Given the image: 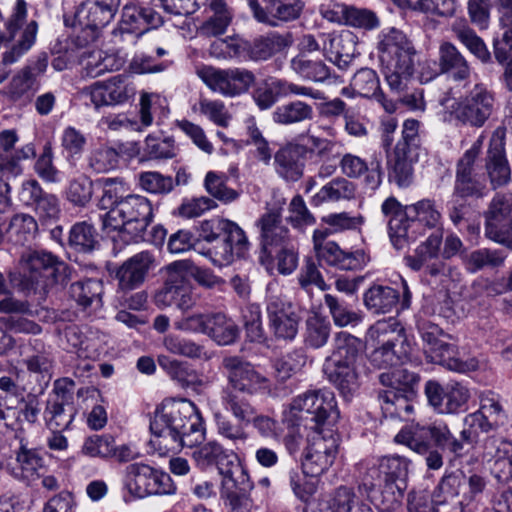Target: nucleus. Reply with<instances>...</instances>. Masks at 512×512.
<instances>
[{"instance_id": "58836bf2", "label": "nucleus", "mask_w": 512, "mask_h": 512, "mask_svg": "<svg viewBox=\"0 0 512 512\" xmlns=\"http://www.w3.org/2000/svg\"><path fill=\"white\" fill-rule=\"evenodd\" d=\"M202 4L207 6L213 12V15L199 27V34L205 37H216L224 34L232 20V14L225 1L203 0Z\"/></svg>"}, {"instance_id": "c85d7f7f", "label": "nucleus", "mask_w": 512, "mask_h": 512, "mask_svg": "<svg viewBox=\"0 0 512 512\" xmlns=\"http://www.w3.org/2000/svg\"><path fill=\"white\" fill-rule=\"evenodd\" d=\"M438 67L442 74H446L456 82L468 80L472 73L470 64L465 56L453 43L448 41H444L439 45Z\"/></svg>"}, {"instance_id": "49530a36", "label": "nucleus", "mask_w": 512, "mask_h": 512, "mask_svg": "<svg viewBox=\"0 0 512 512\" xmlns=\"http://www.w3.org/2000/svg\"><path fill=\"white\" fill-rule=\"evenodd\" d=\"M83 61L86 75L92 78L101 76L106 72L117 71L124 64L121 57L101 50L87 53Z\"/></svg>"}, {"instance_id": "13d9d810", "label": "nucleus", "mask_w": 512, "mask_h": 512, "mask_svg": "<svg viewBox=\"0 0 512 512\" xmlns=\"http://www.w3.org/2000/svg\"><path fill=\"white\" fill-rule=\"evenodd\" d=\"M36 231L37 223L32 216L17 214L11 218L5 233L8 241L15 245H24Z\"/></svg>"}, {"instance_id": "c03bdc74", "label": "nucleus", "mask_w": 512, "mask_h": 512, "mask_svg": "<svg viewBox=\"0 0 512 512\" xmlns=\"http://www.w3.org/2000/svg\"><path fill=\"white\" fill-rule=\"evenodd\" d=\"M291 70L300 78L323 83L331 77L329 67L321 60H312L300 53L290 61Z\"/></svg>"}, {"instance_id": "8fccbe9b", "label": "nucleus", "mask_w": 512, "mask_h": 512, "mask_svg": "<svg viewBox=\"0 0 512 512\" xmlns=\"http://www.w3.org/2000/svg\"><path fill=\"white\" fill-rule=\"evenodd\" d=\"M97 236V231L91 223L80 221L71 227L68 245L77 252L89 253L98 245Z\"/></svg>"}, {"instance_id": "20e7f679", "label": "nucleus", "mask_w": 512, "mask_h": 512, "mask_svg": "<svg viewBox=\"0 0 512 512\" xmlns=\"http://www.w3.org/2000/svg\"><path fill=\"white\" fill-rule=\"evenodd\" d=\"M395 441L405 444L420 455H426V465L432 470H438L443 466V456L438 450L432 449L431 441L441 450H448L457 457L463 455L462 442L452 434L444 422L435 421L428 425L417 423L410 429L401 430L395 436Z\"/></svg>"}, {"instance_id": "393cba45", "label": "nucleus", "mask_w": 512, "mask_h": 512, "mask_svg": "<svg viewBox=\"0 0 512 512\" xmlns=\"http://www.w3.org/2000/svg\"><path fill=\"white\" fill-rule=\"evenodd\" d=\"M442 490L449 495L457 494L467 504L482 494L487 486L486 479L477 473L466 474L457 470L442 477Z\"/></svg>"}, {"instance_id": "6ab92c4d", "label": "nucleus", "mask_w": 512, "mask_h": 512, "mask_svg": "<svg viewBox=\"0 0 512 512\" xmlns=\"http://www.w3.org/2000/svg\"><path fill=\"white\" fill-rule=\"evenodd\" d=\"M339 167L342 174L348 180L365 176V184L372 190L377 189L382 183L383 167L381 152H374L369 162L358 155L345 153L339 161Z\"/></svg>"}, {"instance_id": "6e6552de", "label": "nucleus", "mask_w": 512, "mask_h": 512, "mask_svg": "<svg viewBox=\"0 0 512 512\" xmlns=\"http://www.w3.org/2000/svg\"><path fill=\"white\" fill-rule=\"evenodd\" d=\"M291 411L301 420L310 421L313 431L333 427L339 419V411L331 392L310 391L293 399Z\"/></svg>"}, {"instance_id": "1a4fd4ad", "label": "nucleus", "mask_w": 512, "mask_h": 512, "mask_svg": "<svg viewBox=\"0 0 512 512\" xmlns=\"http://www.w3.org/2000/svg\"><path fill=\"white\" fill-rule=\"evenodd\" d=\"M339 442L340 436L333 427L315 430L305 450L302 461L303 473L317 477L326 472L337 457Z\"/></svg>"}, {"instance_id": "c9c22d12", "label": "nucleus", "mask_w": 512, "mask_h": 512, "mask_svg": "<svg viewBox=\"0 0 512 512\" xmlns=\"http://www.w3.org/2000/svg\"><path fill=\"white\" fill-rule=\"evenodd\" d=\"M38 88L34 69L26 66L13 76L6 88V94L12 102L25 105L32 100Z\"/></svg>"}, {"instance_id": "774afa93", "label": "nucleus", "mask_w": 512, "mask_h": 512, "mask_svg": "<svg viewBox=\"0 0 512 512\" xmlns=\"http://www.w3.org/2000/svg\"><path fill=\"white\" fill-rule=\"evenodd\" d=\"M139 186L146 192L156 195H165L174 188L171 176H165L157 171H146L138 175Z\"/></svg>"}, {"instance_id": "864d4df0", "label": "nucleus", "mask_w": 512, "mask_h": 512, "mask_svg": "<svg viewBox=\"0 0 512 512\" xmlns=\"http://www.w3.org/2000/svg\"><path fill=\"white\" fill-rule=\"evenodd\" d=\"M305 326L306 345L319 349L327 344L332 326L326 317L314 314L306 319Z\"/></svg>"}, {"instance_id": "f03ea898", "label": "nucleus", "mask_w": 512, "mask_h": 512, "mask_svg": "<svg viewBox=\"0 0 512 512\" xmlns=\"http://www.w3.org/2000/svg\"><path fill=\"white\" fill-rule=\"evenodd\" d=\"M381 212L387 219L390 241L397 250L416 240L415 226L421 224L433 229L440 224L442 218L435 202L430 199L404 206L395 197H389L382 203Z\"/></svg>"}, {"instance_id": "7ed1b4c3", "label": "nucleus", "mask_w": 512, "mask_h": 512, "mask_svg": "<svg viewBox=\"0 0 512 512\" xmlns=\"http://www.w3.org/2000/svg\"><path fill=\"white\" fill-rule=\"evenodd\" d=\"M378 53L389 88L396 93L404 91L415 70L416 51L412 42L402 31L389 28L379 35Z\"/></svg>"}, {"instance_id": "69168bd1", "label": "nucleus", "mask_w": 512, "mask_h": 512, "mask_svg": "<svg viewBox=\"0 0 512 512\" xmlns=\"http://www.w3.org/2000/svg\"><path fill=\"white\" fill-rule=\"evenodd\" d=\"M356 503V495L352 488L341 486L336 489L333 497L322 500L316 512H351Z\"/></svg>"}, {"instance_id": "a19ab883", "label": "nucleus", "mask_w": 512, "mask_h": 512, "mask_svg": "<svg viewBox=\"0 0 512 512\" xmlns=\"http://www.w3.org/2000/svg\"><path fill=\"white\" fill-rule=\"evenodd\" d=\"M236 456L234 452H228L216 441L207 442L194 452V458L200 467L216 466L220 474L225 471L230 462L234 461Z\"/></svg>"}, {"instance_id": "2f4dec72", "label": "nucleus", "mask_w": 512, "mask_h": 512, "mask_svg": "<svg viewBox=\"0 0 512 512\" xmlns=\"http://www.w3.org/2000/svg\"><path fill=\"white\" fill-rule=\"evenodd\" d=\"M323 372L344 397L352 396L359 388V373L357 365L326 360Z\"/></svg>"}, {"instance_id": "2eb2a0df", "label": "nucleus", "mask_w": 512, "mask_h": 512, "mask_svg": "<svg viewBox=\"0 0 512 512\" xmlns=\"http://www.w3.org/2000/svg\"><path fill=\"white\" fill-rule=\"evenodd\" d=\"M409 462L399 455L384 456L377 463L367 465L358 485L359 492L370 494L381 487V482L398 485L404 482L408 474Z\"/></svg>"}, {"instance_id": "338daca9", "label": "nucleus", "mask_w": 512, "mask_h": 512, "mask_svg": "<svg viewBox=\"0 0 512 512\" xmlns=\"http://www.w3.org/2000/svg\"><path fill=\"white\" fill-rule=\"evenodd\" d=\"M209 53L216 58L249 59V42L237 38L216 40L211 44Z\"/></svg>"}, {"instance_id": "423d86ee", "label": "nucleus", "mask_w": 512, "mask_h": 512, "mask_svg": "<svg viewBox=\"0 0 512 512\" xmlns=\"http://www.w3.org/2000/svg\"><path fill=\"white\" fill-rule=\"evenodd\" d=\"M153 218L151 201L145 196L130 194L102 216V228L117 230L127 242H138L144 239V234Z\"/></svg>"}, {"instance_id": "4d7b16f0", "label": "nucleus", "mask_w": 512, "mask_h": 512, "mask_svg": "<svg viewBox=\"0 0 512 512\" xmlns=\"http://www.w3.org/2000/svg\"><path fill=\"white\" fill-rule=\"evenodd\" d=\"M102 293V282L96 279L78 281L70 286L71 297L84 308L91 306L93 303L100 305Z\"/></svg>"}, {"instance_id": "052dcab7", "label": "nucleus", "mask_w": 512, "mask_h": 512, "mask_svg": "<svg viewBox=\"0 0 512 512\" xmlns=\"http://www.w3.org/2000/svg\"><path fill=\"white\" fill-rule=\"evenodd\" d=\"M324 303L329 309L334 324L337 327H347L349 325H357L362 321L359 312L354 311L332 294L324 295Z\"/></svg>"}, {"instance_id": "bf43d9fd", "label": "nucleus", "mask_w": 512, "mask_h": 512, "mask_svg": "<svg viewBox=\"0 0 512 512\" xmlns=\"http://www.w3.org/2000/svg\"><path fill=\"white\" fill-rule=\"evenodd\" d=\"M352 90L362 97L383 98L380 89L379 77L373 69L362 68L358 70L351 80Z\"/></svg>"}, {"instance_id": "5701e85b", "label": "nucleus", "mask_w": 512, "mask_h": 512, "mask_svg": "<svg viewBox=\"0 0 512 512\" xmlns=\"http://www.w3.org/2000/svg\"><path fill=\"white\" fill-rule=\"evenodd\" d=\"M135 91L124 75H116L106 81L95 82L89 94L95 107L122 104L128 101Z\"/></svg>"}, {"instance_id": "4be33fe9", "label": "nucleus", "mask_w": 512, "mask_h": 512, "mask_svg": "<svg viewBox=\"0 0 512 512\" xmlns=\"http://www.w3.org/2000/svg\"><path fill=\"white\" fill-rule=\"evenodd\" d=\"M153 302L160 309L176 306L182 311L194 305L190 287L184 277L177 273L169 274L163 285L155 291Z\"/></svg>"}, {"instance_id": "412c9836", "label": "nucleus", "mask_w": 512, "mask_h": 512, "mask_svg": "<svg viewBox=\"0 0 512 512\" xmlns=\"http://www.w3.org/2000/svg\"><path fill=\"white\" fill-rule=\"evenodd\" d=\"M306 147L288 142L274 154L273 166L276 174L286 182H297L305 170Z\"/></svg>"}, {"instance_id": "c756f323", "label": "nucleus", "mask_w": 512, "mask_h": 512, "mask_svg": "<svg viewBox=\"0 0 512 512\" xmlns=\"http://www.w3.org/2000/svg\"><path fill=\"white\" fill-rule=\"evenodd\" d=\"M416 396L415 389L403 392L399 389H387L379 392L378 398L383 415L408 421L414 412Z\"/></svg>"}, {"instance_id": "4c0bfd02", "label": "nucleus", "mask_w": 512, "mask_h": 512, "mask_svg": "<svg viewBox=\"0 0 512 512\" xmlns=\"http://www.w3.org/2000/svg\"><path fill=\"white\" fill-rule=\"evenodd\" d=\"M363 349L364 344L361 339L348 332L340 331L334 336L333 350L326 360L357 365Z\"/></svg>"}, {"instance_id": "a211bd4d", "label": "nucleus", "mask_w": 512, "mask_h": 512, "mask_svg": "<svg viewBox=\"0 0 512 512\" xmlns=\"http://www.w3.org/2000/svg\"><path fill=\"white\" fill-rule=\"evenodd\" d=\"M155 268V258L149 251H141L119 265L115 271L117 294H127L142 286Z\"/></svg>"}, {"instance_id": "e2e57ef3", "label": "nucleus", "mask_w": 512, "mask_h": 512, "mask_svg": "<svg viewBox=\"0 0 512 512\" xmlns=\"http://www.w3.org/2000/svg\"><path fill=\"white\" fill-rule=\"evenodd\" d=\"M228 177L224 173L209 171L204 179V187L213 198L227 204L239 197V192L227 186Z\"/></svg>"}, {"instance_id": "72a5a7b5", "label": "nucleus", "mask_w": 512, "mask_h": 512, "mask_svg": "<svg viewBox=\"0 0 512 512\" xmlns=\"http://www.w3.org/2000/svg\"><path fill=\"white\" fill-rule=\"evenodd\" d=\"M426 358L431 362L442 365L451 371L468 372L475 370L477 365L474 360L464 362L458 359L455 354V346L441 340L437 345L424 347Z\"/></svg>"}, {"instance_id": "f8f14e48", "label": "nucleus", "mask_w": 512, "mask_h": 512, "mask_svg": "<svg viewBox=\"0 0 512 512\" xmlns=\"http://www.w3.org/2000/svg\"><path fill=\"white\" fill-rule=\"evenodd\" d=\"M200 79L213 91L225 97L240 96L256 82L255 74L246 68L220 69L204 66L197 71Z\"/></svg>"}, {"instance_id": "ea45409f", "label": "nucleus", "mask_w": 512, "mask_h": 512, "mask_svg": "<svg viewBox=\"0 0 512 512\" xmlns=\"http://www.w3.org/2000/svg\"><path fill=\"white\" fill-rule=\"evenodd\" d=\"M76 409L73 402H65L57 398L46 400L43 417L50 430H67L74 420Z\"/></svg>"}, {"instance_id": "6e6d98bb", "label": "nucleus", "mask_w": 512, "mask_h": 512, "mask_svg": "<svg viewBox=\"0 0 512 512\" xmlns=\"http://www.w3.org/2000/svg\"><path fill=\"white\" fill-rule=\"evenodd\" d=\"M452 32L455 37L481 62L487 63L491 59V54L476 32L466 25L454 24Z\"/></svg>"}, {"instance_id": "0e129e2a", "label": "nucleus", "mask_w": 512, "mask_h": 512, "mask_svg": "<svg viewBox=\"0 0 512 512\" xmlns=\"http://www.w3.org/2000/svg\"><path fill=\"white\" fill-rule=\"evenodd\" d=\"M158 363L181 386L187 387L196 382L197 375L186 362L171 359L166 355H160L158 356Z\"/></svg>"}, {"instance_id": "b1692460", "label": "nucleus", "mask_w": 512, "mask_h": 512, "mask_svg": "<svg viewBox=\"0 0 512 512\" xmlns=\"http://www.w3.org/2000/svg\"><path fill=\"white\" fill-rule=\"evenodd\" d=\"M162 22L161 15L153 8L125 5L121 22L114 34L134 33L139 37L147 31L159 27Z\"/></svg>"}, {"instance_id": "e433bc0d", "label": "nucleus", "mask_w": 512, "mask_h": 512, "mask_svg": "<svg viewBox=\"0 0 512 512\" xmlns=\"http://www.w3.org/2000/svg\"><path fill=\"white\" fill-rule=\"evenodd\" d=\"M356 185L343 176H338L323 185L312 197L311 203L314 206H321L324 203L349 201L355 198Z\"/></svg>"}, {"instance_id": "de8ad7c7", "label": "nucleus", "mask_w": 512, "mask_h": 512, "mask_svg": "<svg viewBox=\"0 0 512 512\" xmlns=\"http://www.w3.org/2000/svg\"><path fill=\"white\" fill-rule=\"evenodd\" d=\"M219 345L234 343L239 336V328L236 323L223 313L210 315L207 334Z\"/></svg>"}, {"instance_id": "09e8293b", "label": "nucleus", "mask_w": 512, "mask_h": 512, "mask_svg": "<svg viewBox=\"0 0 512 512\" xmlns=\"http://www.w3.org/2000/svg\"><path fill=\"white\" fill-rule=\"evenodd\" d=\"M360 493L366 495L379 512H398L401 509L403 493L399 485L384 483L383 488H376L370 494Z\"/></svg>"}, {"instance_id": "f257e3e1", "label": "nucleus", "mask_w": 512, "mask_h": 512, "mask_svg": "<svg viewBox=\"0 0 512 512\" xmlns=\"http://www.w3.org/2000/svg\"><path fill=\"white\" fill-rule=\"evenodd\" d=\"M150 430V443L160 454L193 447L203 440L201 417L188 400H165L156 410Z\"/></svg>"}, {"instance_id": "f3484780", "label": "nucleus", "mask_w": 512, "mask_h": 512, "mask_svg": "<svg viewBox=\"0 0 512 512\" xmlns=\"http://www.w3.org/2000/svg\"><path fill=\"white\" fill-rule=\"evenodd\" d=\"M266 313L269 328L276 338L284 340L295 338L300 317L289 300L278 294L268 295Z\"/></svg>"}, {"instance_id": "37998d69", "label": "nucleus", "mask_w": 512, "mask_h": 512, "mask_svg": "<svg viewBox=\"0 0 512 512\" xmlns=\"http://www.w3.org/2000/svg\"><path fill=\"white\" fill-rule=\"evenodd\" d=\"M313 117V107L301 100L284 103L272 112V120L279 125L286 126L310 121Z\"/></svg>"}, {"instance_id": "3c124183", "label": "nucleus", "mask_w": 512, "mask_h": 512, "mask_svg": "<svg viewBox=\"0 0 512 512\" xmlns=\"http://www.w3.org/2000/svg\"><path fill=\"white\" fill-rule=\"evenodd\" d=\"M221 402L226 412H229L236 421L245 425L250 424L256 414V408L250 401L229 388L223 391Z\"/></svg>"}, {"instance_id": "9d476101", "label": "nucleus", "mask_w": 512, "mask_h": 512, "mask_svg": "<svg viewBox=\"0 0 512 512\" xmlns=\"http://www.w3.org/2000/svg\"><path fill=\"white\" fill-rule=\"evenodd\" d=\"M14 438L18 441V447L13 451L15 461L6 465L0 462V470L5 469L16 480L30 485L44 475V458L39 449L32 447L23 427L15 431Z\"/></svg>"}, {"instance_id": "bb28decb", "label": "nucleus", "mask_w": 512, "mask_h": 512, "mask_svg": "<svg viewBox=\"0 0 512 512\" xmlns=\"http://www.w3.org/2000/svg\"><path fill=\"white\" fill-rule=\"evenodd\" d=\"M119 6L120 0H86L78 8L76 17L82 25L97 30L111 22Z\"/></svg>"}, {"instance_id": "4468645a", "label": "nucleus", "mask_w": 512, "mask_h": 512, "mask_svg": "<svg viewBox=\"0 0 512 512\" xmlns=\"http://www.w3.org/2000/svg\"><path fill=\"white\" fill-rule=\"evenodd\" d=\"M20 265L32 282L43 287L62 283L70 277L67 264L46 251H32L22 255Z\"/></svg>"}, {"instance_id": "9b49d317", "label": "nucleus", "mask_w": 512, "mask_h": 512, "mask_svg": "<svg viewBox=\"0 0 512 512\" xmlns=\"http://www.w3.org/2000/svg\"><path fill=\"white\" fill-rule=\"evenodd\" d=\"M496 108L495 94L484 84L478 83L456 103L452 115L462 125L481 128L494 114Z\"/></svg>"}, {"instance_id": "680f3d73", "label": "nucleus", "mask_w": 512, "mask_h": 512, "mask_svg": "<svg viewBox=\"0 0 512 512\" xmlns=\"http://www.w3.org/2000/svg\"><path fill=\"white\" fill-rule=\"evenodd\" d=\"M213 418L216 431L223 439L230 441L234 445L247 441L248 433L245 430L244 423L233 420L220 411L215 412Z\"/></svg>"}, {"instance_id": "ddd939ff", "label": "nucleus", "mask_w": 512, "mask_h": 512, "mask_svg": "<svg viewBox=\"0 0 512 512\" xmlns=\"http://www.w3.org/2000/svg\"><path fill=\"white\" fill-rule=\"evenodd\" d=\"M222 368L230 390L246 395L262 394L270 390V380L258 372L253 364L237 355L226 356Z\"/></svg>"}, {"instance_id": "39448f33", "label": "nucleus", "mask_w": 512, "mask_h": 512, "mask_svg": "<svg viewBox=\"0 0 512 512\" xmlns=\"http://www.w3.org/2000/svg\"><path fill=\"white\" fill-rule=\"evenodd\" d=\"M367 340L374 346L369 362L378 369L400 365L410 353L405 329L394 317L375 322L368 329Z\"/></svg>"}, {"instance_id": "f704fd0d", "label": "nucleus", "mask_w": 512, "mask_h": 512, "mask_svg": "<svg viewBox=\"0 0 512 512\" xmlns=\"http://www.w3.org/2000/svg\"><path fill=\"white\" fill-rule=\"evenodd\" d=\"M426 358L431 362L442 365L451 371L468 372L475 370L477 365L474 360L464 362L458 359L455 354V346L441 340L437 345L424 347Z\"/></svg>"}, {"instance_id": "cd10ccee", "label": "nucleus", "mask_w": 512, "mask_h": 512, "mask_svg": "<svg viewBox=\"0 0 512 512\" xmlns=\"http://www.w3.org/2000/svg\"><path fill=\"white\" fill-rule=\"evenodd\" d=\"M319 262L341 270H359L367 263L363 250L346 252L334 241H328L322 248L315 250Z\"/></svg>"}, {"instance_id": "5fc2aeb1", "label": "nucleus", "mask_w": 512, "mask_h": 512, "mask_svg": "<svg viewBox=\"0 0 512 512\" xmlns=\"http://www.w3.org/2000/svg\"><path fill=\"white\" fill-rule=\"evenodd\" d=\"M497 427V423L490 422L483 414L476 411L468 414L464 418V427L460 432V441L462 444L474 445L479 439V432L488 433Z\"/></svg>"}, {"instance_id": "473e14b6", "label": "nucleus", "mask_w": 512, "mask_h": 512, "mask_svg": "<svg viewBox=\"0 0 512 512\" xmlns=\"http://www.w3.org/2000/svg\"><path fill=\"white\" fill-rule=\"evenodd\" d=\"M400 302V293L385 285H372L363 294V304L366 309L375 315L391 313L397 310Z\"/></svg>"}, {"instance_id": "aec40b11", "label": "nucleus", "mask_w": 512, "mask_h": 512, "mask_svg": "<svg viewBox=\"0 0 512 512\" xmlns=\"http://www.w3.org/2000/svg\"><path fill=\"white\" fill-rule=\"evenodd\" d=\"M248 247L249 242L244 231L237 226L214 241L204 255L214 265L222 267L231 264L237 258L244 257Z\"/></svg>"}, {"instance_id": "dca6fc26", "label": "nucleus", "mask_w": 512, "mask_h": 512, "mask_svg": "<svg viewBox=\"0 0 512 512\" xmlns=\"http://www.w3.org/2000/svg\"><path fill=\"white\" fill-rule=\"evenodd\" d=\"M485 236L512 248V194L497 193L484 212Z\"/></svg>"}, {"instance_id": "a18cd8bd", "label": "nucleus", "mask_w": 512, "mask_h": 512, "mask_svg": "<svg viewBox=\"0 0 512 512\" xmlns=\"http://www.w3.org/2000/svg\"><path fill=\"white\" fill-rule=\"evenodd\" d=\"M291 44L290 37L277 33L255 39L249 43V60L264 61Z\"/></svg>"}, {"instance_id": "0eeeda50", "label": "nucleus", "mask_w": 512, "mask_h": 512, "mask_svg": "<svg viewBox=\"0 0 512 512\" xmlns=\"http://www.w3.org/2000/svg\"><path fill=\"white\" fill-rule=\"evenodd\" d=\"M123 484L128 493L138 499L176 492V485L168 473L143 462L125 467Z\"/></svg>"}, {"instance_id": "a878e982", "label": "nucleus", "mask_w": 512, "mask_h": 512, "mask_svg": "<svg viewBox=\"0 0 512 512\" xmlns=\"http://www.w3.org/2000/svg\"><path fill=\"white\" fill-rule=\"evenodd\" d=\"M485 170L493 189L507 185L511 168L505 155L503 139L493 135L485 159Z\"/></svg>"}, {"instance_id": "79ce46f5", "label": "nucleus", "mask_w": 512, "mask_h": 512, "mask_svg": "<svg viewBox=\"0 0 512 512\" xmlns=\"http://www.w3.org/2000/svg\"><path fill=\"white\" fill-rule=\"evenodd\" d=\"M443 235L440 230L433 232L414 251L413 255L404 257L405 264L413 271H420L425 264L435 260L439 256Z\"/></svg>"}, {"instance_id": "603ef678", "label": "nucleus", "mask_w": 512, "mask_h": 512, "mask_svg": "<svg viewBox=\"0 0 512 512\" xmlns=\"http://www.w3.org/2000/svg\"><path fill=\"white\" fill-rule=\"evenodd\" d=\"M221 475L223 476L222 485L226 495L229 491H236L238 494L247 495L253 488L250 476L240 464L237 456Z\"/></svg>"}, {"instance_id": "7c9ffc66", "label": "nucleus", "mask_w": 512, "mask_h": 512, "mask_svg": "<svg viewBox=\"0 0 512 512\" xmlns=\"http://www.w3.org/2000/svg\"><path fill=\"white\" fill-rule=\"evenodd\" d=\"M259 226L263 253L261 259L264 256L267 259L272 258L275 249L286 246L289 240V230L281 224L280 215L274 212L264 214L259 220Z\"/></svg>"}]
</instances>
